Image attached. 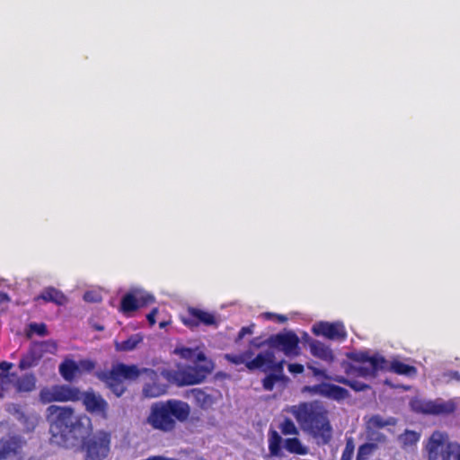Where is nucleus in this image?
<instances>
[{
	"mask_svg": "<svg viewBox=\"0 0 460 460\" xmlns=\"http://www.w3.org/2000/svg\"><path fill=\"white\" fill-rule=\"evenodd\" d=\"M142 375L149 379L143 386L142 393L145 397L155 398L165 394L168 385L160 381L159 375L152 368L138 367L135 364L128 365L122 362L112 364L107 370H100L95 376L117 397H121L128 390L126 382L137 380Z\"/></svg>",
	"mask_w": 460,
	"mask_h": 460,
	"instance_id": "nucleus-1",
	"label": "nucleus"
},
{
	"mask_svg": "<svg viewBox=\"0 0 460 460\" xmlns=\"http://www.w3.org/2000/svg\"><path fill=\"white\" fill-rule=\"evenodd\" d=\"M52 438L59 444H75L93 430L91 419L85 414H75L70 406L49 405L46 410Z\"/></svg>",
	"mask_w": 460,
	"mask_h": 460,
	"instance_id": "nucleus-2",
	"label": "nucleus"
},
{
	"mask_svg": "<svg viewBox=\"0 0 460 460\" xmlns=\"http://www.w3.org/2000/svg\"><path fill=\"white\" fill-rule=\"evenodd\" d=\"M289 412L294 416L301 429L312 436L318 443L326 445L332 438V427L326 407L318 401L301 402L291 406Z\"/></svg>",
	"mask_w": 460,
	"mask_h": 460,
	"instance_id": "nucleus-3",
	"label": "nucleus"
},
{
	"mask_svg": "<svg viewBox=\"0 0 460 460\" xmlns=\"http://www.w3.org/2000/svg\"><path fill=\"white\" fill-rule=\"evenodd\" d=\"M174 352L181 358L193 362L194 366H186L178 370L163 371V376L170 384L178 386L200 384L213 371V362L198 347L177 348Z\"/></svg>",
	"mask_w": 460,
	"mask_h": 460,
	"instance_id": "nucleus-4",
	"label": "nucleus"
},
{
	"mask_svg": "<svg viewBox=\"0 0 460 460\" xmlns=\"http://www.w3.org/2000/svg\"><path fill=\"white\" fill-rule=\"evenodd\" d=\"M190 413V408L185 402L175 399L156 402L151 405L146 423L155 430L172 432L175 429L177 421H185Z\"/></svg>",
	"mask_w": 460,
	"mask_h": 460,
	"instance_id": "nucleus-5",
	"label": "nucleus"
},
{
	"mask_svg": "<svg viewBox=\"0 0 460 460\" xmlns=\"http://www.w3.org/2000/svg\"><path fill=\"white\" fill-rule=\"evenodd\" d=\"M423 450L427 460H460V444L451 441L445 431H433L426 441Z\"/></svg>",
	"mask_w": 460,
	"mask_h": 460,
	"instance_id": "nucleus-6",
	"label": "nucleus"
},
{
	"mask_svg": "<svg viewBox=\"0 0 460 460\" xmlns=\"http://www.w3.org/2000/svg\"><path fill=\"white\" fill-rule=\"evenodd\" d=\"M81 440L85 460H103L110 454L111 435L108 431L98 430Z\"/></svg>",
	"mask_w": 460,
	"mask_h": 460,
	"instance_id": "nucleus-7",
	"label": "nucleus"
},
{
	"mask_svg": "<svg viewBox=\"0 0 460 460\" xmlns=\"http://www.w3.org/2000/svg\"><path fill=\"white\" fill-rule=\"evenodd\" d=\"M82 399V391L69 385H54L52 386H45L39 393V400L43 404L54 402H79Z\"/></svg>",
	"mask_w": 460,
	"mask_h": 460,
	"instance_id": "nucleus-8",
	"label": "nucleus"
},
{
	"mask_svg": "<svg viewBox=\"0 0 460 460\" xmlns=\"http://www.w3.org/2000/svg\"><path fill=\"white\" fill-rule=\"evenodd\" d=\"M300 340L292 331L272 334L268 338V346L282 351L288 357H296L300 354Z\"/></svg>",
	"mask_w": 460,
	"mask_h": 460,
	"instance_id": "nucleus-9",
	"label": "nucleus"
},
{
	"mask_svg": "<svg viewBox=\"0 0 460 460\" xmlns=\"http://www.w3.org/2000/svg\"><path fill=\"white\" fill-rule=\"evenodd\" d=\"M0 381L5 391L13 387L18 394L31 393L36 389L37 384V378L33 373H26L22 376H18L16 372L2 374Z\"/></svg>",
	"mask_w": 460,
	"mask_h": 460,
	"instance_id": "nucleus-10",
	"label": "nucleus"
},
{
	"mask_svg": "<svg viewBox=\"0 0 460 460\" xmlns=\"http://www.w3.org/2000/svg\"><path fill=\"white\" fill-rule=\"evenodd\" d=\"M50 349H56V344L52 341L32 342L22 356L18 364L19 369L23 371L38 366L44 354L51 351Z\"/></svg>",
	"mask_w": 460,
	"mask_h": 460,
	"instance_id": "nucleus-11",
	"label": "nucleus"
},
{
	"mask_svg": "<svg viewBox=\"0 0 460 460\" xmlns=\"http://www.w3.org/2000/svg\"><path fill=\"white\" fill-rule=\"evenodd\" d=\"M180 320L190 330L201 324L205 326H217V321L213 313L191 306L188 307L186 312L180 315Z\"/></svg>",
	"mask_w": 460,
	"mask_h": 460,
	"instance_id": "nucleus-12",
	"label": "nucleus"
},
{
	"mask_svg": "<svg viewBox=\"0 0 460 460\" xmlns=\"http://www.w3.org/2000/svg\"><path fill=\"white\" fill-rule=\"evenodd\" d=\"M312 332L316 336L337 341H344L348 336L345 325L341 322H318L313 325Z\"/></svg>",
	"mask_w": 460,
	"mask_h": 460,
	"instance_id": "nucleus-13",
	"label": "nucleus"
},
{
	"mask_svg": "<svg viewBox=\"0 0 460 460\" xmlns=\"http://www.w3.org/2000/svg\"><path fill=\"white\" fill-rule=\"evenodd\" d=\"M23 440L18 436H6L0 439V460H23Z\"/></svg>",
	"mask_w": 460,
	"mask_h": 460,
	"instance_id": "nucleus-14",
	"label": "nucleus"
},
{
	"mask_svg": "<svg viewBox=\"0 0 460 460\" xmlns=\"http://www.w3.org/2000/svg\"><path fill=\"white\" fill-rule=\"evenodd\" d=\"M81 401L88 412L108 418L109 404L102 395L93 391L82 392Z\"/></svg>",
	"mask_w": 460,
	"mask_h": 460,
	"instance_id": "nucleus-15",
	"label": "nucleus"
},
{
	"mask_svg": "<svg viewBox=\"0 0 460 460\" xmlns=\"http://www.w3.org/2000/svg\"><path fill=\"white\" fill-rule=\"evenodd\" d=\"M155 302V297L151 295H143L139 297L132 293L125 294L120 300L119 311L129 316L131 313L137 311L140 307L146 306Z\"/></svg>",
	"mask_w": 460,
	"mask_h": 460,
	"instance_id": "nucleus-16",
	"label": "nucleus"
},
{
	"mask_svg": "<svg viewBox=\"0 0 460 460\" xmlns=\"http://www.w3.org/2000/svg\"><path fill=\"white\" fill-rule=\"evenodd\" d=\"M420 411L425 414L445 415L453 413L456 411L455 402H425L422 403Z\"/></svg>",
	"mask_w": 460,
	"mask_h": 460,
	"instance_id": "nucleus-17",
	"label": "nucleus"
},
{
	"mask_svg": "<svg viewBox=\"0 0 460 460\" xmlns=\"http://www.w3.org/2000/svg\"><path fill=\"white\" fill-rule=\"evenodd\" d=\"M275 361V355L273 351H266L264 353L261 352L256 355V357L250 361L246 362V367L250 371H253L256 369H260L263 372H267L265 367H270Z\"/></svg>",
	"mask_w": 460,
	"mask_h": 460,
	"instance_id": "nucleus-18",
	"label": "nucleus"
},
{
	"mask_svg": "<svg viewBox=\"0 0 460 460\" xmlns=\"http://www.w3.org/2000/svg\"><path fill=\"white\" fill-rule=\"evenodd\" d=\"M309 347L310 352L314 357L328 364H331L334 361L335 357L332 349L325 345L323 342L314 340L309 343Z\"/></svg>",
	"mask_w": 460,
	"mask_h": 460,
	"instance_id": "nucleus-19",
	"label": "nucleus"
},
{
	"mask_svg": "<svg viewBox=\"0 0 460 460\" xmlns=\"http://www.w3.org/2000/svg\"><path fill=\"white\" fill-rule=\"evenodd\" d=\"M38 299L52 302L58 305H63L67 302L66 296L60 290L52 287L45 288L36 298V300Z\"/></svg>",
	"mask_w": 460,
	"mask_h": 460,
	"instance_id": "nucleus-20",
	"label": "nucleus"
},
{
	"mask_svg": "<svg viewBox=\"0 0 460 460\" xmlns=\"http://www.w3.org/2000/svg\"><path fill=\"white\" fill-rule=\"evenodd\" d=\"M349 396V393L346 388L337 385L326 383L323 397L341 402L347 399Z\"/></svg>",
	"mask_w": 460,
	"mask_h": 460,
	"instance_id": "nucleus-21",
	"label": "nucleus"
},
{
	"mask_svg": "<svg viewBox=\"0 0 460 460\" xmlns=\"http://www.w3.org/2000/svg\"><path fill=\"white\" fill-rule=\"evenodd\" d=\"M78 372L79 367L72 359H66L59 365V373L67 382H72Z\"/></svg>",
	"mask_w": 460,
	"mask_h": 460,
	"instance_id": "nucleus-22",
	"label": "nucleus"
},
{
	"mask_svg": "<svg viewBox=\"0 0 460 460\" xmlns=\"http://www.w3.org/2000/svg\"><path fill=\"white\" fill-rule=\"evenodd\" d=\"M350 358L358 363L368 364L371 366L387 365L386 359L382 356H370L367 352H359L353 354Z\"/></svg>",
	"mask_w": 460,
	"mask_h": 460,
	"instance_id": "nucleus-23",
	"label": "nucleus"
},
{
	"mask_svg": "<svg viewBox=\"0 0 460 460\" xmlns=\"http://www.w3.org/2000/svg\"><path fill=\"white\" fill-rule=\"evenodd\" d=\"M142 341L143 337L139 333L132 334L127 340L116 342L115 349L118 351H131L135 349Z\"/></svg>",
	"mask_w": 460,
	"mask_h": 460,
	"instance_id": "nucleus-24",
	"label": "nucleus"
},
{
	"mask_svg": "<svg viewBox=\"0 0 460 460\" xmlns=\"http://www.w3.org/2000/svg\"><path fill=\"white\" fill-rule=\"evenodd\" d=\"M281 444H282L281 436L275 429H270L269 431L270 454L273 456H280L281 455Z\"/></svg>",
	"mask_w": 460,
	"mask_h": 460,
	"instance_id": "nucleus-25",
	"label": "nucleus"
},
{
	"mask_svg": "<svg viewBox=\"0 0 460 460\" xmlns=\"http://www.w3.org/2000/svg\"><path fill=\"white\" fill-rule=\"evenodd\" d=\"M254 355L252 349H247L240 354H226L225 358L234 365H241L245 364L250 361L252 356Z\"/></svg>",
	"mask_w": 460,
	"mask_h": 460,
	"instance_id": "nucleus-26",
	"label": "nucleus"
},
{
	"mask_svg": "<svg viewBox=\"0 0 460 460\" xmlns=\"http://www.w3.org/2000/svg\"><path fill=\"white\" fill-rule=\"evenodd\" d=\"M285 448L292 454L305 455L307 449L303 446L302 442L297 438H289L285 440Z\"/></svg>",
	"mask_w": 460,
	"mask_h": 460,
	"instance_id": "nucleus-27",
	"label": "nucleus"
},
{
	"mask_svg": "<svg viewBox=\"0 0 460 460\" xmlns=\"http://www.w3.org/2000/svg\"><path fill=\"white\" fill-rule=\"evenodd\" d=\"M387 367V365H377V366H360L354 367V372L357 376L367 377L375 376L379 370H384Z\"/></svg>",
	"mask_w": 460,
	"mask_h": 460,
	"instance_id": "nucleus-28",
	"label": "nucleus"
},
{
	"mask_svg": "<svg viewBox=\"0 0 460 460\" xmlns=\"http://www.w3.org/2000/svg\"><path fill=\"white\" fill-rule=\"evenodd\" d=\"M392 424H394V421L391 419L385 420L380 415H374L367 422V431L380 429Z\"/></svg>",
	"mask_w": 460,
	"mask_h": 460,
	"instance_id": "nucleus-29",
	"label": "nucleus"
},
{
	"mask_svg": "<svg viewBox=\"0 0 460 460\" xmlns=\"http://www.w3.org/2000/svg\"><path fill=\"white\" fill-rule=\"evenodd\" d=\"M332 379L337 383L349 386L351 389H353L356 392L366 391L367 389L369 388V385L363 382H360L358 380H349V379H348L344 376H336Z\"/></svg>",
	"mask_w": 460,
	"mask_h": 460,
	"instance_id": "nucleus-30",
	"label": "nucleus"
},
{
	"mask_svg": "<svg viewBox=\"0 0 460 460\" xmlns=\"http://www.w3.org/2000/svg\"><path fill=\"white\" fill-rule=\"evenodd\" d=\"M420 438V433L414 430L406 429L402 435H400L399 439L403 447H413L415 446Z\"/></svg>",
	"mask_w": 460,
	"mask_h": 460,
	"instance_id": "nucleus-31",
	"label": "nucleus"
},
{
	"mask_svg": "<svg viewBox=\"0 0 460 460\" xmlns=\"http://www.w3.org/2000/svg\"><path fill=\"white\" fill-rule=\"evenodd\" d=\"M390 369L398 374L404 376H411L416 373V368L401 361H394L391 364Z\"/></svg>",
	"mask_w": 460,
	"mask_h": 460,
	"instance_id": "nucleus-32",
	"label": "nucleus"
},
{
	"mask_svg": "<svg viewBox=\"0 0 460 460\" xmlns=\"http://www.w3.org/2000/svg\"><path fill=\"white\" fill-rule=\"evenodd\" d=\"M288 378L285 375L269 374L262 379V387L266 391H272L277 382H287Z\"/></svg>",
	"mask_w": 460,
	"mask_h": 460,
	"instance_id": "nucleus-33",
	"label": "nucleus"
},
{
	"mask_svg": "<svg viewBox=\"0 0 460 460\" xmlns=\"http://www.w3.org/2000/svg\"><path fill=\"white\" fill-rule=\"evenodd\" d=\"M377 449L376 443H365L359 446L356 460H368L369 456Z\"/></svg>",
	"mask_w": 460,
	"mask_h": 460,
	"instance_id": "nucleus-34",
	"label": "nucleus"
},
{
	"mask_svg": "<svg viewBox=\"0 0 460 460\" xmlns=\"http://www.w3.org/2000/svg\"><path fill=\"white\" fill-rule=\"evenodd\" d=\"M190 394L201 407L208 404L211 401L210 396L199 388L191 389Z\"/></svg>",
	"mask_w": 460,
	"mask_h": 460,
	"instance_id": "nucleus-35",
	"label": "nucleus"
},
{
	"mask_svg": "<svg viewBox=\"0 0 460 460\" xmlns=\"http://www.w3.org/2000/svg\"><path fill=\"white\" fill-rule=\"evenodd\" d=\"M27 432L33 431L38 424V417L35 414H24L19 420Z\"/></svg>",
	"mask_w": 460,
	"mask_h": 460,
	"instance_id": "nucleus-36",
	"label": "nucleus"
},
{
	"mask_svg": "<svg viewBox=\"0 0 460 460\" xmlns=\"http://www.w3.org/2000/svg\"><path fill=\"white\" fill-rule=\"evenodd\" d=\"M279 429L283 435H297L299 433L298 429L289 418H285L283 420L279 425Z\"/></svg>",
	"mask_w": 460,
	"mask_h": 460,
	"instance_id": "nucleus-37",
	"label": "nucleus"
},
{
	"mask_svg": "<svg viewBox=\"0 0 460 460\" xmlns=\"http://www.w3.org/2000/svg\"><path fill=\"white\" fill-rule=\"evenodd\" d=\"M355 451V444L352 438H346L345 448L342 451L341 460H352Z\"/></svg>",
	"mask_w": 460,
	"mask_h": 460,
	"instance_id": "nucleus-38",
	"label": "nucleus"
},
{
	"mask_svg": "<svg viewBox=\"0 0 460 460\" xmlns=\"http://www.w3.org/2000/svg\"><path fill=\"white\" fill-rule=\"evenodd\" d=\"M6 411L8 413L13 415L17 420L21 418H23L25 412L22 410V407L17 403H10L6 406Z\"/></svg>",
	"mask_w": 460,
	"mask_h": 460,
	"instance_id": "nucleus-39",
	"label": "nucleus"
},
{
	"mask_svg": "<svg viewBox=\"0 0 460 460\" xmlns=\"http://www.w3.org/2000/svg\"><path fill=\"white\" fill-rule=\"evenodd\" d=\"M367 438L369 440L375 441L376 443H385L387 438L386 436L378 432L377 429L367 431Z\"/></svg>",
	"mask_w": 460,
	"mask_h": 460,
	"instance_id": "nucleus-40",
	"label": "nucleus"
},
{
	"mask_svg": "<svg viewBox=\"0 0 460 460\" xmlns=\"http://www.w3.org/2000/svg\"><path fill=\"white\" fill-rule=\"evenodd\" d=\"M31 330L40 336H45L48 334L47 326L45 323H31L30 325Z\"/></svg>",
	"mask_w": 460,
	"mask_h": 460,
	"instance_id": "nucleus-41",
	"label": "nucleus"
},
{
	"mask_svg": "<svg viewBox=\"0 0 460 460\" xmlns=\"http://www.w3.org/2000/svg\"><path fill=\"white\" fill-rule=\"evenodd\" d=\"M326 383H321L312 386H306L305 390L309 391L312 394L323 396L324 393Z\"/></svg>",
	"mask_w": 460,
	"mask_h": 460,
	"instance_id": "nucleus-42",
	"label": "nucleus"
},
{
	"mask_svg": "<svg viewBox=\"0 0 460 460\" xmlns=\"http://www.w3.org/2000/svg\"><path fill=\"white\" fill-rule=\"evenodd\" d=\"M283 365H284V361L283 360L279 361V362L274 361L273 364H271L268 367H265V369H267V371L268 370L272 371L271 374L284 375L283 374Z\"/></svg>",
	"mask_w": 460,
	"mask_h": 460,
	"instance_id": "nucleus-43",
	"label": "nucleus"
},
{
	"mask_svg": "<svg viewBox=\"0 0 460 460\" xmlns=\"http://www.w3.org/2000/svg\"><path fill=\"white\" fill-rule=\"evenodd\" d=\"M266 345L268 346V338L264 340L261 336L254 337L250 341V346L254 349H261Z\"/></svg>",
	"mask_w": 460,
	"mask_h": 460,
	"instance_id": "nucleus-44",
	"label": "nucleus"
},
{
	"mask_svg": "<svg viewBox=\"0 0 460 460\" xmlns=\"http://www.w3.org/2000/svg\"><path fill=\"white\" fill-rule=\"evenodd\" d=\"M253 328H254V324L253 323L249 325V326L242 327L241 330L238 332V335H237L236 339H235V342H238L241 340H243L244 338V336L247 335V334H252L253 333Z\"/></svg>",
	"mask_w": 460,
	"mask_h": 460,
	"instance_id": "nucleus-45",
	"label": "nucleus"
},
{
	"mask_svg": "<svg viewBox=\"0 0 460 460\" xmlns=\"http://www.w3.org/2000/svg\"><path fill=\"white\" fill-rule=\"evenodd\" d=\"M307 368L310 369L314 376H320L325 379H328L329 376L326 375L325 370L320 369L311 364L307 365Z\"/></svg>",
	"mask_w": 460,
	"mask_h": 460,
	"instance_id": "nucleus-46",
	"label": "nucleus"
},
{
	"mask_svg": "<svg viewBox=\"0 0 460 460\" xmlns=\"http://www.w3.org/2000/svg\"><path fill=\"white\" fill-rule=\"evenodd\" d=\"M288 371L293 374H301L304 372V366L299 363H292L288 365Z\"/></svg>",
	"mask_w": 460,
	"mask_h": 460,
	"instance_id": "nucleus-47",
	"label": "nucleus"
},
{
	"mask_svg": "<svg viewBox=\"0 0 460 460\" xmlns=\"http://www.w3.org/2000/svg\"><path fill=\"white\" fill-rule=\"evenodd\" d=\"M13 363L7 361L0 362V376L2 374H11L9 371L13 367Z\"/></svg>",
	"mask_w": 460,
	"mask_h": 460,
	"instance_id": "nucleus-48",
	"label": "nucleus"
},
{
	"mask_svg": "<svg viewBox=\"0 0 460 460\" xmlns=\"http://www.w3.org/2000/svg\"><path fill=\"white\" fill-rule=\"evenodd\" d=\"M444 376L447 378L448 381L456 380L460 382V373L458 371L450 370L444 374Z\"/></svg>",
	"mask_w": 460,
	"mask_h": 460,
	"instance_id": "nucleus-49",
	"label": "nucleus"
},
{
	"mask_svg": "<svg viewBox=\"0 0 460 460\" xmlns=\"http://www.w3.org/2000/svg\"><path fill=\"white\" fill-rule=\"evenodd\" d=\"M157 313H158V309L155 307V308H153L151 310V312L149 314H147V315H146V319L151 326H154L156 323L155 316H156Z\"/></svg>",
	"mask_w": 460,
	"mask_h": 460,
	"instance_id": "nucleus-50",
	"label": "nucleus"
},
{
	"mask_svg": "<svg viewBox=\"0 0 460 460\" xmlns=\"http://www.w3.org/2000/svg\"><path fill=\"white\" fill-rule=\"evenodd\" d=\"M267 316L269 318L276 317L279 323H285L288 320L287 316L283 315V314H270L269 313V314H267Z\"/></svg>",
	"mask_w": 460,
	"mask_h": 460,
	"instance_id": "nucleus-51",
	"label": "nucleus"
},
{
	"mask_svg": "<svg viewBox=\"0 0 460 460\" xmlns=\"http://www.w3.org/2000/svg\"><path fill=\"white\" fill-rule=\"evenodd\" d=\"M82 366L88 371H91L94 368V362L91 361V360H84V361H82Z\"/></svg>",
	"mask_w": 460,
	"mask_h": 460,
	"instance_id": "nucleus-52",
	"label": "nucleus"
},
{
	"mask_svg": "<svg viewBox=\"0 0 460 460\" xmlns=\"http://www.w3.org/2000/svg\"><path fill=\"white\" fill-rule=\"evenodd\" d=\"M84 299L86 302H96L97 299L94 298V294L93 292H85L84 295Z\"/></svg>",
	"mask_w": 460,
	"mask_h": 460,
	"instance_id": "nucleus-53",
	"label": "nucleus"
},
{
	"mask_svg": "<svg viewBox=\"0 0 460 460\" xmlns=\"http://www.w3.org/2000/svg\"><path fill=\"white\" fill-rule=\"evenodd\" d=\"M10 301L9 296L5 292H0V304L7 303Z\"/></svg>",
	"mask_w": 460,
	"mask_h": 460,
	"instance_id": "nucleus-54",
	"label": "nucleus"
},
{
	"mask_svg": "<svg viewBox=\"0 0 460 460\" xmlns=\"http://www.w3.org/2000/svg\"><path fill=\"white\" fill-rule=\"evenodd\" d=\"M5 389L2 386V382L0 381V398L4 396Z\"/></svg>",
	"mask_w": 460,
	"mask_h": 460,
	"instance_id": "nucleus-55",
	"label": "nucleus"
},
{
	"mask_svg": "<svg viewBox=\"0 0 460 460\" xmlns=\"http://www.w3.org/2000/svg\"><path fill=\"white\" fill-rule=\"evenodd\" d=\"M165 325H166V323H165V322H162V323H159V326H160L161 328H164Z\"/></svg>",
	"mask_w": 460,
	"mask_h": 460,
	"instance_id": "nucleus-56",
	"label": "nucleus"
},
{
	"mask_svg": "<svg viewBox=\"0 0 460 460\" xmlns=\"http://www.w3.org/2000/svg\"><path fill=\"white\" fill-rule=\"evenodd\" d=\"M96 330H98V331H102V330H103V327H102V326H96Z\"/></svg>",
	"mask_w": 460,
	"mask_h": 460,
	"instance_id": "nucleus-57",
	"label": "nucleus"
}]
</instances>
